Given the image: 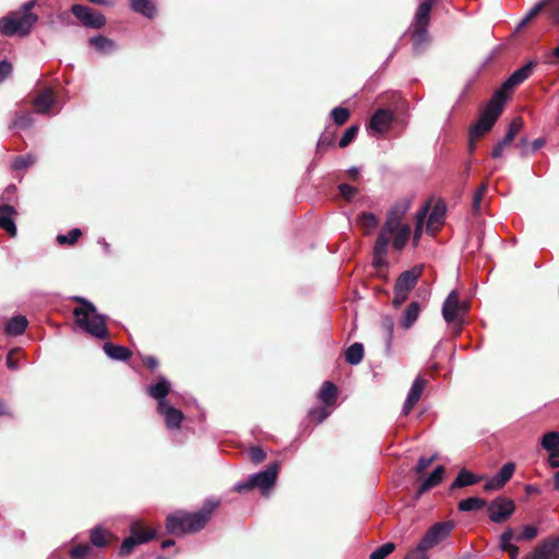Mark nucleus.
Here are the masks:
<instances>
[{"label":"nucleus","mask_w":559,"mask_h":559,"mask_svg":"<svg viewBox=\"0 0 559 559\" xmlns=\"http://www.w3.org/2000/svg\"><path fill=\"white\" fill-rule=\"evenodd\" d=\"M222 506L219 498H207L195 511L176 510L165 519V528L174 536L197 534L204 530Z\"/></svg>","instance_id":"1"},{"label":"nucleus","mask_w":559,"mask_h":559,"mask_svg":"<svg viewBox=\"0 0 559 559\" xmlns=\"http://www.w3.org/2000/svg\"><path fill=\"white\" fill-rule=\"evenodd\" d=\"M71 300L79 304V307H75L72 313L75 324L80 329L99 340L110 337L107 328V317L98 313L93 302L82 296H73Z\"/></svg>","instance_id":"2"},{"label":"nucleus","mask_w":559,"mask_h":559,"mask_svg":"<svg viewBox=\"0 0 559 559\" xmlns=\"http://www.w3.org/2000/svg\"><path fill=\"white\" fill-rule=\"evenodd\" d=\"M409 204L407 202L395 204L386 214V219L378 235L384 240L392 237V246L395 250L401 251L406 246L409 236L411 227L407 224H402L405 213Z\"/></svg>","instance_id":"3"},{"label":"nucleus","mask_w":559,"mask_h":559,"mask_svg":"<svg viewBox=\"0 0 559 559\" xmlns=\"http://www.w3.org/2000/svg\"><path fill=\"white\" fill-rule=\"evenodd\" d=\"M35 4L36 0L27 1L19 11H12L1 17L0 34L8 37L27 36L38 21V15L32 12Z\"/></svg>","instance_id":"4"},{"label":"nucleus","mask_w":559,"mask_h":559,"mask_svg":"<svg viewBox=\"0 0 559 559\" xmlns=\"http://www.w3.org/2000/svg\"><path fill=\"white\" fill-rule=\"evenodd\" d=\"M436 2L437 0H424L416 10L411 31V38L416 53H420L430 41L428 26Z\"/></svg>","instance_id":"5"},{"label":"nucleus","mask_w":559,"mask_h":559,"mask_svg":"<svg viewBox=\"0 0 559 559\" xmlns=\"http://www.w3.org/2000/svg\"><path fill=\"white\" fill-rule=\"evenodd\" d=\"M502 109L503 105L491 97L481 111L478 121L469 127L468 136L472 138V140H480L492 129Z\"/></svg>","instance_id":"6"},{"label":"nucleus","mask_w":559,"mask_h":559,"mask_svg":"<svg viewBox=\"0 0 559 559\" xmlns=\"http://www.w3.org/2000/svg\"><path fill=\"white\" fill-rule=\"evenodd\" d=\"M537 66V61L532 60L522 68L515 70L501 85V87L495 92L492 98L500 102L504 106L508 98V92H511L515 86L520 85L533 73L534 68Z\"/></svg>","instance_id":"7"},{"label":"nucleus","mask_w":559,"mask_h":559,"mask_svg":"<svg viewBox=\"0 0 559 559\" xmlns=\"http://www.w3.org/2000/svg\"><path fill=\"white\" fill-rule=\"evenodd\" d=\"M455 527L452 520L437 522L428 528L418 545L427 551L445 540Z\"/></svg>","instance_id":"8"},{"label":"nucleus","mask_w":559,"mask_h":559,"mask_svg":"<svg viewBox=\"0 0 559 559\" xmlns=\"http://www.w3.org/2000/svg\"><path fill=\"white\" fill-rule=\"evenodd\" d=\"M515 511V503L512 499L500 496L495 498L488 506L487 512L491 522L504 523Z\"/></svg>","instance_id":"9"},{"label":"nucleus","mask_w":559,"mask_h":559,"mask_svg":"<svg viewBox=\"0 0 559 559\" xmlns=\"http://www.w3.org/2000/svg\"><path fill=\"white\" fill-rule=\"evenodd\" d=\"M442 317L447 323L454 325L456 333L461 332L464 318L460 314V295L457 290H452L445 298L442 306Z\"/></svg>","instance_id":"10"},{"label":"nucleus","mask_w":559,"mask_h":559,"mask_svg":"<svg viewBox=\"0 0 559 559\" xmlns=\"http://www.w3.org/2000/svg\"><path fill=\"white\" fill-rule=\"evenodd\" d=\"M71 12L85 27L99 29L106 24V17L103 13L93 11L83 4H73Z\"/></svg>","instance_id":"11"},{"label":"nucleus","mask_w":559,"mask_h":559,"mask_svg":"<svg viewBox=\"0 0 559 559\" xmlns=\"http://www.w3.org/2000/svg\"><path fill=\"white\" fill-rule=\"evenodd\" d=\"M278 473V463L274 462L266 467V469L251 475V480L254 488H259L262 491L269 490L276 481Z\"/></svg>","instance_id":"12"},{"label":"nucleus","mask_w":559,"mask_h":559,"mask_svg":"<svg viewBox=\"0 0 559 559\" xmlns=\"http://www.w3.org/2000/svg\"><path fill=\"white\" fill-rule=\"evenodd\" d=\"M394 115L389 109H377L368 122V129L376 133L382 134L390 130Z\"/></svg>","instance_id":"13"},{"label":"nucleus","mask_w":559,"mask_h":559,"mask_svg":"<svg viewBox=\"0 0 559 559\" xmlns=\"http://www.w3.org/2000/svg\"><path fill=\"white\" fill-rule=\"evenodd\" d=\"M423 271V265H415L412 269L402 272L396 278L394 286L400 290L404 289L411 293V290H413L417 285V282L420 278Z\"/></svg>","instance_id":"14"},{"label":"nucleus","mask_w":559,"mask_h":559,"mask_svg":"<svg viewBox=\"0 0 559 559\" xmlns=\"http://www.w3.org/2000/svg\"><path fill=\"white\" fill-rule=\"evenodd\" d=\"M559 537H549L527 559H558Z\"/></svg>","instance_id":"15"},{"label":"nucleus","mask_w":559,"mask_h":559,"mask_svg":"<svg viewBox=\"0 0 559 559\" xmlns=\"http://www.w3.org/2000/svg\"><path fill=\"white\" fill-rule=\"evenodd\" d=\"M515 471L514 463H506L500 471L489 479L485 486V491H491V490H498L502 488L513 476V473Z\"/></svg>","instance_id":"16"},{"label":"nucleus","mask_w":559,"mask_h":559,"mask_svg":"<svg viewBox=\"0 0 559 559\" xmlns=\"http://www.w3.org/2000/svg\"><path fill=\"white\" fill-rule=\"evenodd\" d=\"M169 392L170 382L164 376H159L155 384L146 388V393L157 401L158 408H163L169 403L166 399Z\"/></svg>","instance_id":"17"},{"label":"nucleus","mask_w":559,"mask_h":559,"mask_svg":"<svg viewBox=\"0 0 559 559\" xmlns=\"http://www.w3.org/2000/svg\"><path fill=\"white\" fill-rule=\"evenodd\" d=\"M444 473L445 468L443 465L437 466L427 478L420 481L414 498L418 500L425 492L438 486L442 481Z\"/></svg>","instance_id":"18"},{"label":"nucleus","mask_w":559,"mask_h":559,"mask_svg":"<svg viewBox=\"0 0 559 559\" xmlns=\"http://www.w3.org/2000/svg\"><path fill=\"white\" fill-rule=\"evenodd\" d=\"M427 383H428V381L421 377H418L415 379V381L413 382L412 388L407 394L404 406H403L404 415H408V413L418 403Z\"/></svg>","instance_id":"19"},{"label":"nucleus","mask_w":559,"mask_h":559,"mask_svg":"<svg viewBox=\"0 0 559 559\" xmlns=\"http://www.w3.org/2000/svg\"><path fill=\"white\" fill-rule=\"evenodd\" d=\"M157 413L164 416L165 425L168 429H178L183 420V413L169 403L163 408L157 407Z\"/></svg>","instance_id":"20"},{"label":"nucleus","mask_w":559,"mask_h":559,"mask_svg":"<svg viewBox=\"0 0 559 559\" xmlns=\"http://www.w3.org/2000/svg\"><path fill=\"white\" fill-rule=\"evenodd\" d=\"M16 214L15 209L9 204H0V228L10 236L16 235V226L13 216Z\"/></svg>","instance_id":"21"},{"label":"nucleus","mask_w":559,"mask_h":559,"mask_svg":"<svg viewBox=\"0 0 559 559\" xmlns=\"http://www.w3.org/2000/svg\"><path fill=\"white\" fill-rule=\"evenodd\" d=\"M423 310V307L419 301H412L408 304V306L403 311V314L401 317L400 325L404 330H409L414 323L417 321L420 312Z\"/></svg>","instance_id":"22"},{"label":"nucleus","mask_w":559,"mask_h":559,"mask_svg":"<svg viewBox=\"0 0 559 559\" xmlns=\"http://www.w3.org/2000/svg\"><path fill=\"white\" fill-rule=\"evenodd\" d=\"M445 216L444 205L437 203L428 216L427 231L436 234L443 225Z\"/></svg>","instance_id":"23"},{"label":"nucleus","mask_w":559,"mask_h":559,"mask_svg":"<svg viewBox=\"0 0 559 559\" xmlns=\"http://www.w3.org/2000/svg\"><path fill=\"white\" fill-rule=\"evenodd\" d=\"M483 478L484 477L480 475H476L466 468H462L455 477L454 481L451 484L450 490L478 484Z\"/></svg>","instance_id":"24"},{"label":"nucleus","mask_w":559,"mask_h":559,"mask_svg":"<svg viewBox=\"0 0 559 559\" xmlns=\"http://www.w3.org/2000/svg\"><path fill=\"white\" fill-rule=\"evenodd\" d=\"M389 240H384L382 237H377L373 245V261L372 265L376 269L388 266L386 253H388Z\"/></svg>","instance_id":"25"},{"label":"nucleus","mask_w":559,"mask_h":559,"mask_svg":"<svg viewBox=\"0 0 559 559\" xmlns=\"http://www.w3.org/2000/svg\"><path fill=\"white\" fill-rule=\"evenodd\" d=\"M337 393H338L337 386L331 381H325L322 384V386L318 393V399L326 407H330L336 403Z\"/></svg>","instance_id":"26"},{"label":"nucleus","mask_w":559,"mask_h":559,"mask_svg":"<svg viewBox=\"0 0 559 559\" xmlns=\"http://www.w3.org/2000/svg\"><path fill=\"white\" fill-rule=\"evenodd\" d=\"M103 349L108 357L115 360L127 361L132 356V352L129 348L110 342H106Z\"/></svg>","instance_id":"27"},{"label":"nucleus","mask_w":559,"mask_h":559,"mask_svg":"<svg viewBox=\"0 0 559 559\" xmlns=\"http://www.w3.org/2000/svg\"><path fill=\"white\" fill-rule=\"evenodd\" d=\"M55 103L53 92L51 88H45L34 99V106L37 112L45 114L50 110Z\"/></svg>","instance_id":"28"},{"label":"nucleus","mask_w":559,"mask_h":559,"mask_svg":"<svg viewBox=\"0 0 559 559\" xmlns=\"http://www.w3.org/2000/svg\"><path fill=\"white\" fill-rule=\"evenodd\" d=\"M130 534L135 539L136 537L145 538L146 543L155 539L157 536L154 528L145 526L141 521H134L130 524Z\"/></svg>","instance_id":"29"},{"label":"nucleus","mask_w":559,"mask_h":559,"mask_svg":"<svg viewBox=\"0 0 559 559\" xmlns=\"http://www.w3.org/2000/svg\"><path fill=\"white\" fill-rule=\"evenodd\" d=\"M28 321L24 316H15L11 318L4 328V332L11 336H17L25 332Z\"/></svg>","instance_id":"30"},{"label":"nucleus","mask_w":559,"mask_h":559,"mask_svg":"<svg viewBox=\"0 0 559 559\" xmlns=\"http://www.w3.org/2000/svg\"><path fill=\"white\" fill-rule=\"evenodd\" d=\"M110 536V532L102 526H95L90 531V542L95 547H107Z\"/></svg>","instance_id":"31"},{"label":"nucleus","mask_w":559,"mask_h":559,"mask_svg":"<svg viewBox=\"0 0 559 559\" xmlns=\"http://www.w3.org/2000/svg\"><path fill=\"white\" fill-rule=\"evenodd\" d=\"M88 43L97 51L103 52V53H109L116 49L115 41L106 36H103V35H97V36L91 37L88 39Z\"/></svg>","instance_id":"32"},{"label":"nucleus","mask_w":559,"mask_h":559,"mask_svg":"<svg viewBox=\"0 0 559 559\" xmlns=\"http://www.w3.org/2000/svg\"><path fill=\"white\" fill-rule=\"evenodd\" d=\"M130 4L134 12L141 13L148 19H153L156 14V8L152 0H130Z\"/></svg>","instance_id":"33"},{"label":"nucleus","mask_w":559,"mask_h":559,"mask_svg":"<svg viewBox=\"0 0 559 559\" xmlns=\"http://www.w3.org/2000/svg\"><path fill=\"white\" fill-rule=\"evenodd\" d=\"M487 506V501L478 497H469L459 502L457 509L461 512L479 511Z\"/></svg>","instance_id":"34"},{"label":"nucleus","mask_w":559,"mask_h":559,"mask_svg":"<svg viewBox=\"0 0 559 559\" xmlns=\"http://www.w3.org/2000/svg\"><path fill=\"white\" fill-rule=\"evenodd\" d=\"M364 345L356 342L346 349L345 360L349 365H358L364 358Z\"/></svg>","instance_id":"35"},{"label":"nucleus","mask_w":559,"mask_h":559,"mask_svg":"<svg viewBox=\"0 0 559 559\" xmlns=\"http://www.w3.org/2000/svg\"><path fill=\"white\" fill-rule=\"evenodd\" d=\"M143 544H146L145 538L136 537V539H135L133 536L130 535L122 540L119 551H118V555L120 557H127L134 551L136 546L143 545Z\"/></svg>","instance_id":"36"},{"label":"nucleus","mask_w":559,"mask_h":559,"mask_svg":"<svg viewBox=\"0 0 559 559\" xmlns=\"http://www.w3.org/2000/svg\"><path fill=\"white\" fill-rule=\"evenodd\" d=\"M358 223L368 235L378 226L379 219L373 213L364 212L358 216Z\"/></svg>","instance_id":"37"},{"label":"nucleus","mask_w":559,"mask_h":559,"mask_svg":"<svg viewBox=\"0 0 559 559\" xmlns=\"http://www.w3.org/2000/svg\"><path fill=\"white\" fill-rule=\"evenodd\" d=\"M540 444L546 451H557L559 447V431L545 433L540 439Z\"/></svg>","instance_id":"38"},{"label":"nucleus","mask_w":559,"mask_h":559,"mask_svg":"<svg viewBox=\"0 0 559 559\" xmlns=\"http://www.w3.org/2000/svg\"><path fill=\"white\" fill-rule=\"evenodd\" d=\"M82 237V231L80 228H73L71 229L67 235H58L57 236V242L60 246H73L78 242V240Z\"/></svg>","instance_id":"39"},{"label":"nucleus","mask_w":559,"mask_h":559,"mask_svg":"<svg viewBox=\"0 0 559 559\" xmlns=\"http://www.w3.org/2000/svg\"><path fill=\"white\" fill-rule=\"evenodd\" d=\"M330 116L336 126H343L348 121L350 117V111L348 108L340 106L333 108L330 112Z\"/></svg>","instance_id":"40"},{"label":"nucleus","mask_w":559,"mask_h":559,"mask_svg":"<svg viewBox=\"0 0 559 559\" xmlns=\"http://www.w3.org/2000/svg\"><path fill=\"white\" fill-rule=\"evenodd\" d=\"M330 414H331V412L324 405V406L311 408L308 412V417L310 418V420L312 423L321 424L324 419H326L330 416Z\"/></svg>","instance_id":"41"},{"label":"nucleus","mask_w":559,"mask_h":559,"mask_svg":"<svg viewBox=\"0 0 559 559\" xmlns=\"http://www.w3.org/2000/svg\"><path fill=\"white\" fill-rule=\"evenodd\" d=\"M395 550V544L392 542L385 543L374 549L370 556L369 559H385L390 554H392Z\"/></svg>","instance_id":"42"},{"label":"nucleus","mask_w":559,"mask_h":559,"mask_svg":"<svg viewBox=\"0 0 559 559\" xmlns=\"http://www.w3.org/2000/svg\"><path fill=\"white\" fill-rule=\"evenodd\" d=\"M358 132H359V124L356 123V124L350 126L348 129H346V131L342 135V138L338 142V146L341 148L347 147L355 140Z\"/></svg>","instance_id":"43"},{"label":"nucleus","mask_w":559,"mask_h":559,"mask_svg":"<svg viewBox=\"0 0 559 559\" xmlns=\"http://www.w3.org/2000/svg\"><path fill=\"white\" fill-rule=\"evenodd\" d=\"M35 162H36L35 156H33L32 154H25V155L17 156L14 159L12 167L15 170H22V169H26V168L33 166L35 164Z\"/></svg>","instance_id":"44"},{"label":"nucleus","mask_w":559,"mask_h":559,"mask_svg":"<svg viewBox=\"0 0 559 559\" xmlns=\"http://www.w3.org/2000/svg\"><path fill=\"white\" fill-rule=\"evenodd\" d=\"M522 127H523V119L521 117L513 118L512 121L510 122V124L508 127V131L504 135L506 140L513 142L514 138L516 136L519 131L522 129Z\"/></svg>","instance_id":"45"},{"label":"nucleus","mask_w":559,"mask_h":559,"mask_svg":"<svg viewBox=\"0 0 559 559\" xmlns=\"http://www.w3.org/2000/svg\"><path fill=\"white\" fill-rule=\"evenodd\" d=\"M92 548L88 544H79L71 548L70 556L73 559H84L91 552Z\"/></svg>","instance_id":"46"},{"label":"nucleus","mask_w":559,"mask_h":559,"mask_svg":"<svg viewBox=\"0 0 559 559\" xmlns=\"http://www.w3.org/2000/svg\"><path fill=\"white\" fill-rule=\"evenodd\" d=\"M335 135L333 133H324L319 139L317 151L319 153H324L326 148L334 145Z\"/></svg>","instance_id":"47"},{"label":"nucleus","mask_w":559,"mask_h":559,"mask_svg":"<svg viewBox=\"0 0 559 559\" xmlns=\"http://www.w3.org/2000/svg\"><path fill=\"white\" fill-rule=\"evenodd\" d=\"M248 456L252 463L259 464L265 460L266 453L260 447H251L248 451Z\"/></svg>","instance_id":"48"},{"label":"nucleus","mask_w":559,"mask_h":559,"mask_svg":"<svg viewBox=\"0 0 559 559\" xmlns=\"http://www.w3.org/2000/svg\"><path fill=\"white\" fill-rule=\"evenodd\" d=\"M338 191L346 201H350L358 193V189L348 183H341Z\"/></svg>","instance_id":"49"},{"label":"nucleus","mask_w":559,"mask_h":559,"mask_svg":"<svg viewBox=\"0 0 559 559\" xmlns=\"http://www.w3.org/2000/svg\"><path fill=\"white\" fill-rule=\"evenodd\" d=\"M437 459V455H432L431 457H420L414 467V472L416 474H423Z\"/></svg>","instance_id":"50"},{"label":"nucleus","mask_w":559,"mask_h":559,"mask_svg":"<svg viewBox=\"0 0 559 559\" xmlns=\"http://www.w3.org/2000/svg\"><path fill=\"white\" fill-rule=\"evenodd\" d=\"M537 528L533 525H525L522 533L516 536V540H531L537 536Z\"/></svg>","instance_id":"51"},{"label":"nucleus","mask_w":559,"mask_h":559,"mask_svg":"<svg viewBox=\"0 0 559 559\" xmlns=\"http://www.w3.org/2000/svg\"><path fill=\"white\" fill-rule=\"evenodd\" d=\"M408 292L404 289H399L394 286V298L392 300V305L394 308L401 307L402 304H404L408 298Z\"/></svg>","instance_id":"52"},{"label":"nucleus","mask_w":559,"mask_h":559,"mask_svg":"<svg viewBox=\"0 0 559 559\" xmlns=\"http://www.w3.org/2000/svg\"><path fill=\"white\" fill-rule=\"evenodd\" d=\"M511 143V141H507L506 138L503 136L492 148L491 156L493 158H500L503 154V150L508 147Z\"/></svg>","instance_id":"53"},{"label":"nucleus","mask_w":559,"mask_h":559,"mask_svg":"<svg viewBox=\"0 0 559 559\" xmlns=\"http://www.w3.org/2000/svg\"><path fill=\"white\" fill-rule=\"evenodd\" d=\"M404 559H429L427 555L426 549H420V546L417 545V547L413 550H411Z\"/></svg>","instance_id":"54"},{"label":"nucleus","mask_w":559,"mask_h":559,"mask_svg":"<svg viewBox=\"0 0 559 559\" xmlns=\"http://www.w3.org/2000/svg\"><path fill=\"white\" fill-rule=\"evenodd\" d=\"M383 329L385 330L386 334H388V345L390 346L391 345V341H392V335H393V330H394V321L392 318L390 317H385L383 319Z\"/></svg>","instance_id":"55"},{"label":"nucleus","mask_w":559,"mask_h":559,"mask_svg":"<svg viewBox=\"0 0 559 559\" xmlns=\"http://www.w3.org/2000/svg\"><path fill=\"white\" fill-rule=\"evenodd\" d=\"M12 72V64L5 60L0 61V82L5 80Z\"/></svg>","instance_id":"56"},{"label":"nucleus","mask_w":559,"mask_h":559,"mask_svg":"<svg viewBox=\"0 0 559 559\" xmlns=\"http://www.w3.org/2000/svg\"><path fill=\"white\" fill-rule=\"evenodd\" d=\"M430 204L426 203L416 214V225L423 226L427 214L429 212Z\"/></svg>","instance_id":"57"},{"label":"nucleus","mask_w":559,"mask_h":559,"mask_svg":"<svg viewBox=\"0 0 559 559\" xmlns=\"http://www.w3.org/2000/svg\"><path fill=\"white\" fill-rule=\"evenodd\" d=\"M253 483L251 480V477H249L248 480L243 481V483H239L237 485H235L234 487V491L238 492V493H242L245 491H248V490H251L253 489Z\"/></svg>","instance_id":"58"},{"label":"nucleus","mask_w":559,"mask_h":559,"mask_svg":"<svg viewBox=\"0 0 559 559\" xmlns=\"http://www.w3.org/2000/svg\"><path fill=\"white\" fill-rule=\"evenodd\" d=\"M142 362L147 369L152 371L155 370L159 365L157 358L154 356H143Z\"/></svg>","instance_id":"59"},{"label":"nucleus","mask_w":559,"mask_h":559,"mask_svg":"<svg viewBox=\"0 0 559 559\" xmlns=\"http://www.w3.org/2000/svg\"><path fill=\"white\" fill-rule=\"evenodd\" d=\"M544 5H545V2H544V1H543V2L537 3L536 5H534V7L530 10V12L527 13V15H526V17H525L524 22L531 21V20H533L536 15H538V14L540 13V11L543 10Z\"/></svg>","instance_id":"60"},{"label":"nucleus","mask_w":559,"mask_h":559,"mask_svg":"<svg viewBox=\"0 0 559 559\" xmlns=\"http://www.w3.org/2000/svg\"><path fill=\"white\" fill-rule=\"evenodd\" d=\"M516 539L514 532L511 528L506 530L501 535L500 547L511 544L512 539Z\"/></svg>","instance_id":"61"},{"label":"nucleus","mask_w":559,"mask_h":559,"mask_svg":"<svg viewBox=\"0 0 559 559\" xmlns=\"http://www.w3.org/2000/svg\"><path fill=\"white\" fill-rule=\"evenodd\" d=\"M15 354H17V350L13 349V350H10L7 355L5 362H7L8 368L11 370H15L17 368V361L14 358Z\"/></svg>","instance_id":"62"},{"label":"nucleus","mask_w":559,"mask_h":559,"mask_svg":"<svg viewBox=\"0 0 559 559\" xmlns=\"http://www.w3.org/2000/svg\"><path fill=\"white\" fill-rule=\"evenodd\" d=\"M501 549L509 554L510 559H516V557L519 555V547L515 546L514 544H508L506 546H501Z\"/></svg>","instance_id":"63"},{"label":"nucleus","mask_w":559,"mask_h":559,"mask_svg":"<svg viewBox=\"0 0 559 559\" xmlns=\"http://www.w3.org/2000/svg\"><path fill=\"white\" fill-rule=\"evenodd\" d=\"M548 464L551 468L559 467V452L558 451H549Z\"/></svg>","instance_id":"64"}]
</instances>
